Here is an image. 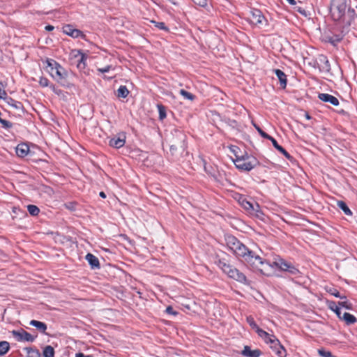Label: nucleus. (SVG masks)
<instances>
[{
  "mask_svg": "<svg viewBox=\"0 0 357 357\" xmlns=\"http://www.w3.org/2000/svg\"><path fill=\"white\" fill-rule=\"evenodd\" d=\"M225 242L228 248L234 255L242 257L243 260L253 268L262 271V267L265 264L262 259L253 251L248 249L244 244L232 235L225 236Z\"/></svg>",
  "mask_w": 357,
  "mask_h": 357,
  "instance_id": "obj_1",
  "label": "nucleus"
},
{
  "mask_svg": "<svg viewBox=\"0 0 357 357\" xmlns=\"http://www.w3.org/2000/svg\"><path fill=\"white\" fill-rule=\"evenodd\" d=\"M47 66L50 68L52 77L61 85L70 87L72 85L71 81L73 75L68 73L57 62L54 60H47Z\"/></svg>",
  "mask_w": 357,
  "mask_h": 357,
  "instance_id": "obj_2",
  "label": "nucleus"
},
{
  "mask_svg": "<svg viewBox=\"0 0 357 357\" xmlns=\"http://www.w3.org/2000/svg\"><path fill=\"white\" fill-rule=\"evenodd\" d=\"M218 266L222 271L226 273L229 278L236 280L241 282H245V275L240 272L237 268L233 267L230 264H227L222 259H220L218 262Z\"/></svg>",
  "mask_w": 357,
  "mask_h": 357,
  "instance_id": "obj_3",
  "label": "nucleus"
},
{
  "mask_svg": "<svg viewBox=\"0 0 357 357\" xmlns=\"http://www.w3.org/2000/svg\"><path fill=\"white\" fill-rule=\"evenodd\" d=\"M236 159L234 162L237 169L243 171H250L258 164L257 159L255 157L249 156L248 155L238 156L235 153Z\"/></svg>",
  "mask_w": 357,
  "mask_h": 357,
  "instance_id": "obj_4",
  "label": "nucleus"
},
{
  "mask_svg": "<svg viewBox=\"0 0 357 357\" xmlns=\"http://www.w3.org/2000/svg\"><path fill=\"white\" fill-rule=\"evenodd\" d=\"M346 0H332L330 11L335 20H340L345 14Z\"/></svg>",
  "mask_w": 357,
  "mask_h": 357,
  "instance_id": "obj_5",
  "label": "nucleus"
},
{
  "mask_svg": "<svg viewBox=\"0 0 357 357\" xmlns=\"http://www.w3.org/2000/svg\"><path fill=\"white\" fill-rule=\"evenodd\" d=\"M13 335L17 340V341H26V342H33L37 335H32L29 333L26 332V331L21 329L20 331H13L12 332Z\"/></svg>",
  "mask_w": 357,
  "mask_h": 357,
  "instance_id": "obj_6",
  "label": "nucleus"
},
{
  "mask_svg": "<svg viewBox=\"0 0 357 357\" xmlns=\"http://www.w3.org/2000/svg\"><path fill=\"white\" fill-rule=\"evenodd\" d=\"M275 264L280 270L287 271L292 275L299 274V271L296 268L282 259L275 261Z\"/></svg>",
  "mask_w": 357,
  "mask_h": 357,
  "instance_id": "obj_7",
  "label": "nucleus"
},
{
  "mask_svg": "<svg viewBox=\"0 0 357 357\" xmlns=\"http://www.w3.org/2000/svg\"><path fill=\"white\" fill-rule=\"evenodd\" d=\"M249 20L254 25H262L264 22L266 21L262 13L257 9L250 10Z\"/></svg>",
  "mask_w": 357,
  "mask_h": 357,
  "instance_id": "obj_8",
  "label": "nucleus"
},
{
  "mask_svg": "<svg viewBox=\"0 0 357 357\" xmlns=\"http://www.w3.org/2000/svg\"><path fill=\"white\" fill-rule=\"evenodd\" d=\"M175 132H176V137H178L179 142L177 143V144H172L170 146V152L172 155H175V152L178 148H179L182 151H183L185 148V135L178 130H176Z\"/></svg>",
  "mask_w": 357,
  "mask_h": 357,
  "instance_id": "obj_9",
  "label": "nucleus"
},
{
  "mask_svg": "<svg viewBox=\"0 0 357 357\" xmlns=\"http://www.w3.org/2000/svg\"><path fill=\"white\" fill-rule=\"evenodd\" d=\"M63 32L74 38H84L85 35L79 29H75L71 24H66L63 26Z\"/></svg>",
  "mask_w": 357,
  "mask_h": 357,
  "instance_id": "obj_10",
  "label": "nucleus"
},
{
  "mask_svg": "<svg viewBox=\"0 0 357 357\" xmlns=\"http://www.w3.org/2000/svg\"><path fill=\"white\" fill-rule=\"evenodd\" d=\"M270 342L273 344L271 347L279 357L287 356V351L278 340L270 339Z\"/></svg>",
  "mask_w": 357,
  "mask_h": 357,
  "instance_id": "obj_11",
  "label": "nucleus"
},
{
  "mask_svg": "<svg viewBox=\"0 0 357 357\" xmlns=\"http://www.w3.org/2000/svg\"><path fill=\"white\" fill-rule=\"evenodd\" d=\"M318 98L323 102H329L334 106H337L340 104L338 99L328 93H319Z\"/></svg>",
  "mask_w": 357,
  "mask_h": 357,
  "instance_id": "obj_12",
  "label": "nucleus"
},
{
  "mask_svg": "<svg viewBox=\"0 0 357 357\" xmlns=\"http://www.w3.org/2000/svg\"><path fill=\"white\" fill-rule=\"evenodd\" d=\"M261 351L260 349H251L250 346H245L243 349L241 351V354L246 357H259L261 355Z\"/></svg>",
  "mask_w": 357,
  "mask_h": 357,
  "instance_id": "obj_13",
  "label": "nucleus"
},
{
  "mask_svg": "<svg viewBox=\"0 0 357 357\" xmlns=\"http://www.w3.org/2000/svg\"><path fill=\"white\" fill-rule=\"evenodd\" d=\"M92 269L100 268V265L98 259L91 253H88L85 257Z\"/></svg>",
  "mask_w": 357,
  "mask_h": 357,
  "instance_id": "obj_14",
  "label": "nucleus"
},
{
  "mask_svg": "<svg viewBox=\"0 0 357 357\" xmlns=\"http://www.w3.org/2000/svg\"><path fill=\"white\" fill-rule=\"evenodd\" d=\"M126 137L124 135H122V137H114L109 140V146L112 147L119 149L124 146L126 140Z\"/></svg>",
  "mask_w": 357,
  "mask_h": 357,
  "instance_id": "obj_15",
  "label": "nucleus"
},
{
  "mask_svg": "<svg viewBox=\"0 0 357 357\" xmlns=\"http://www.w3.org/2000/svg\"><path fill=\"white\" fill-rule=\"evenodd\" d=\"M15 151L16 154L19 157L24 158L28 154L29 151V147L26 144H20L17 146Z\"/></svg>",
  "mask_w": 357,
  "mask_h": 357,
  "instance_id": "obj_16",
  "label": "nucleus"
},
{
  "mask_svg": "<svg viewBox=\"0 0 357 357\" xmlns=\"http://www.w3.org/2000/svg\"><path fill=\"white\" fill-rule=\"evenodd\" d=\"M270 141L272 142L273 146L278 151H280L286 158H287L289 160H292V157L290 155V154L280 145L278 144L277 141L272 137Z\"/></svg>",
  "mask_w": 357,
  "mask_h": 357,
  "instance_id": "obj_17",
  "label": "nucleus"
},
{
  "mask_svg": "<svg viewBox=\"0 0 357 357\" xmlns=\"http://www.w3.org/2000/svg\"><path fill=\"white\" fill-rule=\"evenodd\" d=\"M248 213L251 215H254L258 218H262V216L264 215L259 205L257 203L252 204V208L250 209Z\"/></svg>",
  "mask_w": 357,
  "mask_h": 357,
  "instance_id": "obj_18",
  "label": "nucleus"
},
{
  "mask_svg": "<svg viewBox=\"0 0 357 357\" xmlns=\"http://www.w3.org/2000/svg\"><path fill=\"white\" fill-rule=\"evenodd\" d=\"M275 74L276 75L277 77L278 78L281 86L284 89L287 86V76L284 73L283 71H282L280 69H275L274 70Z\"/></svg>",
  "mask_w": 357,
  "mask_h": 357,
  "instance_id": "obj_19",
  "label": "nucleus"
},
{
  "mask_svg": "<svg viewBox=\"0 0 357 357\" xmlns=\"http://www.w3.org/2000/svg\"><path fill=\"white\" fill-rule=\"evenodd\" d=\"M339 319L344 321L347 325L353 324L357 321V319L348 312H344Z\"/></svg>",
  "mask_w": 357,
  "mask_h": 357,
  "instance_id": "obj_20",
  "label": "nucleus"
},
{
  "mask_svg": "<svg viewBox=\"0 0 357 357\" xmlns=\"http://www.w3.org/2000/svg\"><path fill=\"white\" fill-rule=\"evenodd\" d=\"M29 324L31 326L36 327L41 333H45L47 327L45 323L37 320H31Z\"/></svg>",
  "mask_w": 357,
  "mask_h": 357,
  "instance_id": "obj_21",
  "label": "nucleus"
},
{
  "mask_svg": "<svg viewBox=\"0 0 357 357\" xmlns=\"http://www.w3.org/2000/svg\"><path fill=\"white\" fill-rule=\"evenodd\" d=\"M27 353V357H40V351L35 348L33 347H26L24 349Z\"/></svg>",
  "mask_w": 357,
  "mask_h": 357,
  "instance_id": "obj_22",
  "label": "nucleus"
},
{
  "mask_svg": "<svg viewBox=\"0 0 357 357\" xmlns=\"http://www.w3.org/2000/svg\"><path fill=\"white\" fill-rule=\"evenodd\" d=\"M54 349L50 346L47 345L43 349V355L44 357H54Z\"/></svg>",
  "mask_w": 357,
  "mask_h": 357,
  "instance_id": "obj_23",
  "label": "nucleus"
},
{
  "mask_svg": "<svg viewBox=\"0 0 357 357\" xmlns=\"http://www.w3.org/2000/svg\"><path fill=\"white\" fill-rule=\"evenodd\" d=\"M337 206L341 208L345 215H351L352 213L351 210L349 208L346 203L343 201H338L337 203Z\"/></svg>",
  "mask_w": 357,
  "mask_h": 357,
  "instance_id": "obj_24",
  "label": "nucleus"
},
{
  "mask_svg": "<svg viewBox=\"0 0 357 357\" xmlns=\"http://www.w3.org/2000/svg\"><path fill=\"white\" fill-rule=\"evenodd\" d=\"M129 94V91L126 86H121L117 90V96L119 98H126Z\"/></svg>",
  "mask_w": 357,
  "mask_h": 357,
  "instance_id": "obj_25",
  "label": "nucleus"
},
{
  "mask_svg": "<svg viewBox=\"0 0 357 357\" xmlns=\"http://www.w3.org/2000/svg\"><path fill=\"white\" fill-rule=\"evenodd\" d=\"M10 349V344L7 341L0 342V356L5 355Z\"/></svg>",
  "mask_w": 357,
  "mask_h": 357,
  "instance_id": "obj_26",
  "label": "nucleus"
},
{
  "mask_svg": "<svg viewBox=\"0 0 357 357\" xmlns=\"http://www.w3.org/2000/svg\"><path fill=\"white\" fill-rule=\"evenodd\" d=\"M255 331L262 338H264L266 341L270 342V339H272V337H275L274 336H271L268 333L264 331V330L261 329L260 328H257Z\"/></svg>",
  "mask_w": 357,
  "mask_h": 357,
  "instance_id": "obj_27",
  "label": "nucleus"
},
{
  "mask_svg": "<svg viewBox=\"0 0 357 357\" xmlns=\"http://www.w3.org/2000/svg\"><path fill=\"white\" fill-rule=\"evenodd\" d=\"M157 107H158V112H159V119L160 120H163L167 116L166 107L161 104H158Z\"/></svg>",
  "mask_w": 357,
  "mask_h": 357,
  "instance_id": "obj_28",
  "label": "nucleus"
},
{
  "mask_svg": "<svg viewBox=\"0 0 357 357\" xmlns=\"http://www.w3.org/2000/svg\"><path fill=\"white\" fill-rule=\"evenodd\" d=\"M27 210H28L29 214L33 216L38 215L40 212L39 208L38 206H36V205H32V204L27 206Z\"/></svg>",
  "mask_w": 357,
  "mask_h": 357,
  "instance_id": "obj_29",
  "label": "nucleus"
},
{
  "mask_svg": "<svg viewBox=\"0 0 357 357\" xmlns=\"http://www.w3.org/2000/svg\"><path fill=\"white\" fill-rule=\"evenodd\" d=\"M326 291L331 294V295L337 297V298H340V299H346V296H341L339 293V291L335 289V288H333V287H328L326 289Z\"/></svg>",
  "mask_w": 357,
  "mask_h": 357,
  "instance_id": "obj_30",
  "label": "nucleus"
},
{
  "mask_svg": "<svg viewBox=\"0 0 357 357\" xmlns=\"http://www.w3.org/2000/svg\"><path fill=\"white\" fill-rule=\"evenodd\" d=\"M329 307L331 310L335 312L338 318L341 317L342 312L340 309V306L337 305L335 302H331L329 304Z\"/></svg>",
  "mask_w": 357,
  "mask_h": 357,
  "instance_id": "obj_31",
  "label": "nucleus"
},
{
  "mask_svg": "<svg viewBox=\"0 0 357 357\" xmlns=\"http://www.w3.org/2000/svg\"><path fill=\"white\" fill-rule=\"evenodd\" d=\"M179 93L185 99H187L189 100H193L195 98V96L193 94H192L190 92L186 91L184 89L180 90Z\"/></svg>",
  "mask_w": 357,
  "mask_h": 357,
  "instance_id": "obj_32",
  "label": "nucleus"
},
{
  "mask_svg": "<svg viewBox=\"0 0 357 357\" xmlns=\"http://www.w3.org/2000/svg\"><path fill=\"white\" fill-rule=\"evenodd\" d=\"M254 127L256 128V130L258 131L259 134L264 138L267 139H271L272 138L271 136L264 132L259 126H257L255 123H253Z\"/></svg>",
  "mask_w": 357,
  "mask_h": 357,
  "instance_id": "obj_33",
  "label": "nucleus"
},
{
  "mask_svg": "<svg viewBox=\"0 0 357 357\" xmlns=\"http://www.w3.org/2000/svg\"><path fill=\"white\" fill-rule=\"evenodd\" d=\"M246 321L252 329L256 330L259 327L257 324L255 323L254 318L252 317H247Z\"/></svg>",
  "mask_w": 357,
  "mask_h": 357,
  "instance_id": "obj_34",
  "label": "nucleus"
},
{
  "mask_svg": "<svg viewBox=\"0 0 357 357\" xmlns=\"http://www.w3.org/2000/svg\"><path fill=\"white\" fill-rule=\"evenodd\" d=\"M344 301H340L338 303V305L340 307H343L346 309L350 310L352 308V305L349 303L346 299H344Z\"/></svg>",
  "mask_w": 357,
  "mask_h": 357,
  "instance_id": "obj_35",
  "label": "nucleus"
},
{
  "mask_svg": "<svg viewBox=\"0 0 357 357\" xmlns=\"http://www.w3.org/2000/svg\"><path fill=\"white\" fill-rule=\"evenodd\" d=\"M318 353H319V356H321L322 357H335L332 355L331 351H325L324 349H319Z\"/></svg>",
  "mask_w": 357,
  "mask_h": 357,
  "instance_id": "obj_36",
  "label": "nucleus"
},
{
  "mask_svg": "<svg viewBox=\"0 0 357 357\" xmlns=\"http://www.w3.org/2000/svg\"><path fill=\"white\" fill-rule=\"evenodd\" d=\"M253 203L249 202L248 200H245L243 204H242V207L246 210L248 212L250 211V209L252 208V205Z\"/></svg>",
  "mask_w": 357,
  "mask_h": 357,
  "instance_id": "obj_37",
  "label": "nucleus"
},
{
  "mask_svg": "<svg viewBox=\"0 0 357 357\" xmlns=\"http://www.w3.org/2000/svg\"><path fill=\"white\" fill-rule=\"evenodd\" d=\"M195 4L201 7H205L207 5V0H192Z\"/></svg>",
  "mask_w": 357,
  "mask_h": 357,
  "instance_id": "obj_38",
  "label": "nucleus"
},
{
  "mask_svg": "<svg viewBox=\"0 0 357 357\" xmlns=\"http://www.w3.org/2000/svg\"><path fill=\"white\" fill-rule=\"evenodd\" d=\"M39 84L43 87L47 86L49 80L46 77H41L39 80Z\"/></svg>",
  "mask_w": 357,
  "mask_h": 357,
  "instance_id": "obj_39",
  "label": "nucleus"
},
{
  "mask_svg": "<svg viewBox=\"0 0 357 357\" xmlns=\"http://www.w3.org/2000/svg\"><path fill=\"white\" fill-rule=\"evenodd\" d=\"M153 22L155 23V26L158 27V29H162V30H165V31L168 30L167 27L165 26L164 22Z\"/></svg>",
  "mask_w": 357,
  "mask_h": 357,
  "instance_id": "obj_40",
  "label": "nucleus"
},
{
  "mask_svg": "<svg viewBox=\"0 0 357 357\" xmlns=\"http://www.w3.org/2000/svg\"><path fill=\"white\" fill-rule=\"evenodd\" d=\"M85 60H86L85 56L84 54H82L81 59L79 61V63L77 64V67L82 68V65H83L82 67L84 68L85 66Z\"/></svg>",
  "mask_w": 357,
  "mask_h": 357,
  "instance_id": "obj_41",
  "label": "nucleus"
},
{
  "mask_svg": "<svg viewBox=\"0 0 357 357\" xmlns=\"http://www.w3.org/2000/svg\"><path fill=\"white\" fill-rule=\"evenodd\" d=\"M166 312L170 314L176 315L178 314L177 312H176L172 306H167L166 308Z\"/></svg>",
  "mask_w": 357,
  "mask_h": 357,
  "instance_id": "obj_42",
  "label": "nucleus"
},
{
  "mask_svg": "<svg viewBox=\"0 0 357 357\" xmlns=\"http://www.w3.org/2000/svg\"><path fill=\"white\" fill-rule=\"evenodd\" d=\"M112 69V66H106L104 68H98V71L102 73H107Z\"/></svg>",
  "mask_w": 357,
  "mask_h": 357,
  "instance_id": "obj_43",
  "label": "nucleus"
},
{
  "mask_svg": "<svg viewBox=\"0 0 357 357\" xmlns=\"http://www.w3.org/2000/svg\"><path fill=\"white\" fill-rule=\"evenodd\" d=\"M238 203L240 204L241 206H242V204H243V202L247 199L245 197L241 195H238Z\"/></svg>",
  "mask_w": 357,
  "mask_h": 357,
  "instance_id": "obj_44",
  "label": "nucleus"
},
{
  "mask_svg": "<svg viewBox=\"0 0 357 357\" xmlns=\"http://www.w3.org/2000/svg\"><path fill=\"white\" fill-rule=\"evenodd\" d=\"M238 203L240 204L241 206H242V204H243V202L247 199L245 197L241 195H238Z\"/></svg>",
  "mask_w": 357,
  "mask_h": 357,
  "instance_id": "obj_45",
  "label": "nucleus"
},
{
  "mask_svg": "<svg viewBox=\"0 0 357 357\" xmlns=\"http://www.w3.org/2000/svg\"><path fill=\"white\" fill-rule=\"evenodd\" d=\"M7 94L6 91L0 86V98H6Z\"/></svg>",
  "mask_w": 357,
  "mask_h": 357,
  "instance_id": "obj_46",
  "label": "nucleus"
},
{
  "mask_svg": "<svg viewBox=\"0 0 357 357\" xmlns=\"http://www.w3.org/2000/svg\"><path fill=\"white\" fill-rule=\"evenodd\" d=\"M75 357H93L92 355L85 356L83 353L79 352L76 354Z\"/></svg>",
  "mask_w": 357,
  "mask_h": 357,
  "instance_id": "obj_47",
  "label": "nucleus"
},
{
  "mask_svg": "<svg viewBox=\"0 0 357 357\" xmlns=\"http://www.w3.org/2000/svg\"><path fill=\"white\" fill-rule=\"evenodd\" d=\"M16 109H22V106L20 102H17L13 105Z\"/></svg>",
  "mask_w": 357,
  "mask_h": 357,
  "instance_id": "obj_48",
  "label": "nucleus"
},
{
  "mask_svg": "<svg viewBox=\"0 0 357 357\" xmlns=\"http://www.w3.org/2000/svg\"><path fill=\"white\" fill-rule=\"evenodd\" d=\"M45 29L46 31H52L54 27L52 25H47Z\"/></svg>",
  "mask_w": 357,
  "mask_h": 357,
  "instance_id": "obj_49",
  "label": "nucleus"
},
{
  "mask_svg": "<svg viewBox=\"0 0 357 357\" xmlns=\"http://www.w3.org/2000/svg\"><path fill=\"white\" fill-rule=\"evenodd\" d=\"M99 195H100V196L102 198H105V197H106V195H105V193L104 192H102H102H100Z\"/></svg>",
  "mask_w": 357,
  "mask_h": 357,
  "instance_id": "obj_50",
  "label": "nucleus"
},
{
  "mask_svg": "<svg viewBox=\"0 0 357 357\" xmlns=\"http://www.w3.org/2000/svg\"><path fill=\"white\" fill-rule=\"evenodd\" d=\"M291 5H295L296 1L294 0H287Z\"/></svg>",
  "mask_w": 357,
  "mask_h": 357,
  "instance_id": "obj_51",
  "label": "nucleus"
},
{
  "mask_svg": "<svg viewBox=\"0 0 357 357\" xmlns=\"http://www.w3.org/2000/svg\"><path fill=\"white\" fill-rule=\"evenodd\" d=\"M325 63H326V67L328 68L329 66H329V61L328 60H326Z\"/></svg>",
  "mask_w": 357,
  "mask_h": 357,
  "instance_id": "obj_52",
  "label": "nucleus"
},
{
  "mask_svg": "<svg viewBox=\"0 0 357 357\" xmlns=\"http://www.w3.org/2000/svg\"><path fill=\"white\" fill-rule=\"evenodd\" d=\"M306 118H307V119H310V116L308 114H306Z\"/></svg>",
  "mask_w": 357,
  "mask_h": 357,
  "instance_id": "obj_53",
  "label": "nucleus"
}]
</instances>
